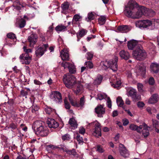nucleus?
Listing matches in <instances>:
<instances>
[{
	"label": "nucleus",
	"instance_id": "1",
	"mask_svg": "<svg viewBox=\"0 0 159 159\" xmlns=\"http://www.w3.org/2000/svg\"><path fill=\"white\" fill-rule=\"evenodd\" d=\"M143 7H138L136 2H129L125 7L124 12L128 17L132 19H139L143 15V11L140 10Z\"/></svg>",
	"mask_w": 159,
	"mask_h": 159
},
{
	"label": "nucleus",
	"instance_id": "2",
	"mask_svg": "<svg viewBox=\"0 0 159 159\" xmlns=\"http://www.w3.org/2000/svg\"><path fill=\"white\" fill-rule=\"evenodd\" d=\"M63 81L66 87L69 88H71L76 85V88L74 90L76 94L80 93L83 89V86L80 82L76 81V78L70 74L65 75L63 76Z\"/></svg>",
	"mask_w": 159,
	"mask_h": 159
},
{
	"label": "nucleus",
	"instance_id": "3",
	"mask_svg": "<svg viewBox=\"0 0 159 159\" xmlns=\"http://www.w3.org/2000/svg\"><path fill=\"white\" fill-rule=\"evenodd\" d=\"M32 128L36 134L41 137L46 136L48 134V128L45 125L44 122L42 121H36L33 123Z\"/></svg>",
	"mask_w": 159,
	"mask_h": 159
},
{
	"label": "nucleus",
	"instance_id": "4",
	"mask_svg": "<svg viewBox=\"0 0 159 159\" xmlns=\"http://www.w3.org/2000/svg\"><path fill=\"white\" fill-rule=\"evenodd\" d=\"M132 55L135 59L139 61L145 59L147 57L146 52L141 45L138 46L137 48L133 51Z\"/></svg>",
	"mask_w": 159,
	"mask_h": 159
},
{
	"label": "nucleus",
	"instance_id": "5",
	"mask_svg": "<svg viewBox=\"0 0 159 159\" xmlns=\"http://www.w3.org/2000/svg\"><path fill=\"white\" fill-rule=\"evenodd\" d=\"M48 48V44H45L42 46L38 47L36 49L35 54L37 57H39L42 56L47 50Z\"/></svg>",
	"mask_w": 159,
	"mask_h": 159
},
{
	"label": "nucleus",
	"instance_id": "6",
	"mask_svg": "<svg viewBox=\"0 0 159 159\" xmlns=\"http://www.w3.org/2000/svg\"><path fill=\"white\" fill-rule=\"evenodd\" d=\"M51 99L57 103L61 102H62L61 95L59 92H52L50 95Z\"/></svg>",
	"mask_w": 159,
	"mask_h": 159
},
{
	"label": "nucleus",
	"instance_id": "7",
	"mask_svg": "<svg viewBox=\"0 0 159 159\" xmlns=\"http://www.w3.org/2000/svg\"><path fill=\"white\" fill-rule=\"evenodd\" d=\"M61 65L64 69L68 68L71 73L74 74L75 73V68L73 64L64 61L61 63Z\"/></svg>",
	"mask_w": 159,
	"mask_h": 159
},
{
	"label": "nucleus",
	"instance_id": "8",
	"mask_svg": "<svg viewBox=\"0 0 159 159\" xmlns=\"http://www.w3.org/2000/svg\"><path fill=\"white\" fill-rule=\"evenodd\" d=\"M118 60V57L115 56L114 60H111L107 62L108 66L113 71H116L117 70Z\"/></svg>",
	"mask_w": 159,
	"mask_h": 159
},
{
	"label": "nucleus",
	"instance_id": "9",
	"mask_svg": "<svg viewBox=\"0 0 159 159\" xmlns=\"http://www.w3.org/2000/svg\"><path fill=\"white\" fill-rule=\"evenodd\" d=\"M93 123L94 125V129L93 133V135L96 137L101 136V131L100 124L97 121H94Z\"/></svg>",
	"mask_w": 159,
	"mask_h": 159
},
{
	"label": "nucleus",
	"instance_id": "10",
	"mask_svg": "<svg viewBox=\"0 0 159 159\" xmlns=\"http://www.w3.org/2000/svg\"><path fill=\"white\" fill-rule=\"evenodd\" d=\"M19 58L22 64H29L30 62L31 58L28 54H22L20 55Z\"/></svg>",
	"mask_w": 159,
	"mask_h": 159
},
{
	"label": "nucleus",
	"instance_id": "11",
	"mask_svg": "<svg viewBox=\"0 0 159 159\" xmlns=\"http://www.w3.org/2000/svg\"><path fill=\"white\" fill-rule=\"evenodd\" d=\"M111 80V82L112 83L111 85L114 88L118 89L119 87L120 86L121 82L119 77L117 78L116 76L113 77Z\"/></svg>",
	"mask_w": 159,
	"mask_h": 159
},
{
	"label": "nucleus",
	"instance_id": "12",
	"mask_svg": "<svg viewBox=\"0 0 159 159\" xmlns=\"http://www.w3.org/2000/svg\"><path fill=\"white\" fill-rule=\"evenodd\" d=\"M95 111L96 113L98 114V117H102V115L105 114V110L104 108L103 105H98L95 108Z\"/></svg>",
	"mask_w": 159,
	"mask_h": 159
},
{
	"label": "nucleus",
	"instance_id": "13",
	"mask_svg": "<svg viewBox=\"0 0 159 159\" xmlns=\"http://www.w3.org/2000/svg\"><path fill=\"white\" fill-rule=\"evenodd\" d=\"M47 123L48 127L50 128H56L59 126L58 123L55 120L52 118H48Z\"/></svg>",
	"mask_w": 159,
	"mask_h": 159
},
{
	"label": "nucleus",
	"instance_id": "14",
	"mask_svg": "<svg viewBox=\"0 0 159 159\" xmlns=\"http://www.w3.org/2000/svg\"><path fill=\"white\" fill-rule=\"evenodd\" d=\"M140 10L143 11V15L145 16H152L155 14L154 11L152 9H148L144 7H143Z\"/></svg>",
	"mask_w": 159,
	"mask_h": 159
},
{
	"label": "nucleus",
	"instance_id": "15",
	"mask_svg": "<svg viewBox=\"0 0 159 159\" xmlns=\"http://www.w3.org/2000/svg\"><path fill=\"white\" fill-rule=\"evenodd\" d=\"M120 152L121 155L125 158L128 157L129 153L124 145L121 144L120 148Z\"/></svg>",
	"mask_w": 159,
	"mask_h": 159
},
{
	"label": "nucleus",
	"instance_id": "16",
	"mask_svg": "<svg viewBox=\"0 0 159 159\" xmlns=\"http://www.w3.org/2000/svg\"><path fill=\"white\" fill-rule=\"evenodd\" d=\"M37 36L36 34H32L28 37V39L29 42L30 47H33L34 45L37 42Z\"/></svg>",
	"mask_w": 159,
	"mask_h": 159
},
{
	"label": "nucleus",
	"instance_id": "17",
	"mask_svg": "<svg viewBox=\"0 0 159 159\" xmlns=\"http://www.w3.org/2000/svg\"><path fill=\"white\" fill-rule=\"evenodd\" d=\"M68 52L67 49H63L60 52V56L63 60H69V58Z\"/></svg>",
	"mask_w": 159,
	"mask_h": 159
},
{
	"label": "nucleus",
	"instance_id": "18",
	"mask_svg": "<svg viewBox=\"0 0 159 159\" xmlns=\"http://www.w3.org/2000/svg\"><path fill=\"white\" fill-rule=\"evenodd\" d=\"M138 42L134 40H132L128 42V47L129 49L132 50L134 47L135 49L138 46H140Z\"/></svg>",
	"mask_w": 159,
	"mask_h": 159
},
{
	"label": "nucleus",
	"instance_id": "19",
	"mask_svg": "<svg viewBox=\"0 0 159 159\" xmlns=\"http://www.w3.org/2000/svg\"><path fill=\"white\" fill-rule=\"evenodd\" d=\"M119 55L122 59L125 60L128 59L130 57V55L129 52L124 50L121 51L119 52Z\"/></svg>",
	"mask_w": 159,
	"mask_h": 159
},
{
	"label": "nucleus",
	"instance_id": "20",
	"mask_svg": "<svg viewBox=\"0 0 159 159\" xmlns=\"http://www.w3.org/2000/svg\"><path fill=\"white\" fill-rule=\"evenodd\" d=\"M129 94L134 100H139L140 98V97L137 94L136 90L134 89H130L129 92Z\"/></svg>",
	"mask_w": 159,
	"mask_h": 159
},
{
	"label": "nucleus",
	"instance_id": "21",
	"mask_svg": "<svg viewBox=\"0 0 159 159\" xmlns=\"http://www.w3.org/2000/svg\"><path fill=\"white\" fill-rule=\"evenodd\" d=\"M143 125V129L141 130L142 134L144 138L147 137L149 134V131L148 128H150L148 127L147 125L145 123H143L142 125Z\"/></svg>",
	"mask_w": 159,
	"mask_h": 159
},
{
	"label": "nucleus",
	"instance_id": "22",
	"mask_svg": "<svg viewBox=\"0 0 159 159\" xmlns=\"http://www.w3.org/2000/svg\"><path fill=\"white\" fill-rule=\"evenodd\" d=\"M143 128V125H140L139 126L136 125L132 124L129 126V129L132 130H136L138 132L141 133V130Z\"/></svg>",
	"mask_w": 159,
	"mask_h": 159
},
{
	"label": "nucleus",
	"instance_id": "23",
	"mask_svg": "<svg viewBox=\"0 0 159 159\" xmlns=\"http://www.w3.org/2000/svg\"><path fill=\"white\" fill-rule=\"evenodd\" d=\"M12 6L17 10H20L21 8L23 7V4L22 3L20 2L18 0H16L13 2Z\"/></svg>",
	"mask_w": 159,
	"mask_h": 159
},
{
	"label": "nucleus",
	"instance_id": "24",
	"mask_svg": "<svg viewBox=\"0 0 159 159\" xmlns=\"http://www.w3.org/2000/svg\"><path fill=\"white\" fill-rule=\"evenodd\" d=\"M158 96L157 94H153L150 98L148 100L150 104H153L156 103L158 101Z\"/></svg>",
	"mask_w": 159,
	"mask_h": 159
},
{
	"label": "nucleus",
	"instance_id": "25",
	"mask_svg": "<svg viewBox=\"0 0 159 159\" xmlns=\"http://www.w3.org/2000/svg\"><path fill=\"white\" fill-rule=\"evenodd\" d=\"M67 26H66L61 24H59L55 28V30L58 33L64 32L67 30Z\"/></svg>",
	"mask_w": 159,
	"mask_h": 159
},
{
	"label": "nucleus",
	"instance_id": "26",
	"mask_svg": "<svg viewBox=\"0 0 159 159\" xmlns=\"http://www.w3.org/2000/svg\"><path fill=\"white\" fill-rule=\"evenodd\" d=\"M151 71L154 73H157L159 70V65L155 63H152L150 66Z\"/></svg>",
	"mask_w": 159,
	"mask_h": 159
},
{
	"label": "nucleus",
	"instance_id": "27",
	"mask_svg": "<svg viewBox=\"0 0 159 159\" xmlns=\"http://www.w3.org/2000/svg\"><path fill=\"white\" fill-rule=\"evenodd\" d=\"M117 30L121 33H126L128 32L129 29L127 25H123L119 26Z\"/></svg>",
	"mask_w": 159,
	"mask_h": 159
},
{
	"label": "nucleus",
	"instance_id": "28",
	"mask_svg": "<svg viewBox=\"0 0 159 159\" xmlns=\"http://www.w3.org/2000/svg\"><path fill=\"white\" fill-rule=\"evenodd\" d=\"M69 123L73 128L75 129L77 128V123L76 120L74 118L70 119L69 120Z\"/></svg>",
	"mask_w": 159,
	"mask_h": 159
},
{
	"label": "nucleus",
	"instance_id": "29",
	"mask_svg": "<svg viewBox=\"0 0 159 159\" xmlns=\"http://www.w3.org/2000/svg\"><path fill=\"white\" fill-rule=\"evenodd\" d=\"M85 102V100L84 97L80 98L79 103L76 102L75 104V107H83Z\"/></svg>",
	"mask_w": 159,
	"mask_h": 159
},
{
	"label": "nucleus",
	"instance_id": "30",
	"mask_svg": "<svg viewBox=\"0 0 159 159\" xmlns=\"http://www.w3.org/2000/svg\"><path fill=\"white\" fill-rule=\"evenodd\" d=\"M143 28H147L152 25V21L148 20H143Z\"/></svg>",
	"mask_w": 159,
	"mask_h": 159
},
{
	"label": "nucleus",
	"instance_id": "31",
	"mask_svg": "<svg viewBox=\"0 0 159 159\" xmlns=\"http://www.w3.org/2000/svg\"><path fill=\"white\" fill-rule=\"evenodd\" d=\"M95 18L94 14L93 12H89L88 14V17L85 18V20L87 22L93 20Z\"/></svg>",
	"mask_w": 159,
	"mask_h": 159
},
{
	"label": "nucleus",
	"instance_id": "32",
	"mask_svg": "<svg viewBox=\"0 0 159 159\" xmlns=\"http://www.w3.org/2000/svg\"><path fill=\"white\" fill-rule=\"evenodd\" d=\"M146 67L145 66L142 65L140 66L139 69V72L142 76H143L144 75L146 72Z\"/></svg>",
	"mask_w": 159,
	"mask_h": 159
},
{
	"label": "nucleus",
	"instance_id": "33",
	"mask_svg": "<svg viewBox=\"0 0 159 159\" xmlns=\"http://www.w3.org/2000/svg\"><path fill=\"white\" fill-rule=\"evenodd\" d=\"M102 77L100 75H98L96 79L94 81V84L95 85H98L100 84L102 80Z\"/></svg>",
	"mask_w": 159,
	"mask_h": 159
},
{
	"label": "nucleus",
	"instance_id": "34",
	"mask_svg": "<svg viewBox=\"0 0 159 159\" xmlns=\"http://www.w3.org/2000/svg\"><path fill=\"white\" fill-rule=\"evenodd\" d=\"M106 17L105 16H102L98 18V21L100 25H104L106 21Z\"/></svg>",
	"mask_w": 159,
	"mask_h": 159
},
{
	"label": "nucleus",
	"instance_id": "35",
	"mask_svg": "<svg viewBox=\"0 0 159 159\" xmlns=\"http://www.w3.org/2000/svg\"><path fill=\"white\" fill-rule=\"evenodd\" d=\"M116 102L118 106L122 107L124 105V102L121 97H119L116 99Z\"/></svg>",
	"mask_w": 159,
	"mask_h": 159
},
{
	"label": "nucleus",
	"instance_id": "36",
	"mask_svg": "<svg viewBox=\"0 0 159 159\" xmlns=\"http://www.w3.org/2000/svg\"><path fill=\"white\" fill-rule=\"evenodd\" d=\"M70 4L67 2H66L63 3L61 5V7L63 11H65L67 10L69 7Z\"/></svg>",
	"mask_w": 159,
	"mask_h": 159
},
{
	"label": "nucleus",
	"instance_id": "37",
	"mask_svg": "<svg viewBox=\"0 0 159 159\" xmlns=\"http://www.w3.org/2000/svg\"><path fill=\"white\" fill-rule=\"evenodd\" d=\"M152 22V25H153L156 28L159 27V19H153Z\"/></svg>",
	"mask_w": 159,
	"mask_h": 159
},
{
	"label": "nucleus",
	"instance_id": "38",
	"mask_svg": "<svg viewBox=\"0 0 159 159\" xmlns=\"http://www.w3.org/2000/svg\"><path fill=\"white\" fill-rule=\"evenodd\" d=\"M84 65L88 69H92L93 67V64L92 62L90 61H86L84 63Z\"/></svg>",
	"mask_w": 159,
	"mask_h": 159
},
{
	"label": "nucleus",
	"instance_id": "39",
	"mask_svg": "<svg viewBox=\"0 0 159 159\" xmlns=\"http://www.w3.org/2000/svg\"><path fill=\"white\" fill-rule=\"evenodd\" d=\"M107 98V95L105 94L99 93L97 95V99L102 100L103 99H105Z\"/></svg>",
	"mask_w": 159,
	"mask_h": 159
},
{
	"label": "nucleus",
	"instance_id": "40",
	"mask_svg": "<svg viewBox=\"0 0 159 159\" xmlns=\"http://www.w3.org/2000/svg\"><path fill=\"white\" fill-rule=\"evenodd\" d=\"M7 37L8 38L13 39H16V37L15 34L11 32L8 33L7 34Z\"/></svg>",
	"mask_w": 159,
	"mask_h": 159
},
{
	"label": "nucleus",
	"instance_id": "41",
	"mask_svg": "<svg viewBox=\"0 0 159 159\" xmlns=\"http://www.w3.org/2000/svg\"><path fill=\"white\" fill-rule=\"evenodd\" d=\"M135 25L137 27L140 28H143V20L136 21L135 23Z\"/></svg>",
	"mask_w": 159,
	"mask_h": 159
},
{
	"label": "nucleus",
	"instance_id": "42",
	"mask_svg": "<svg viewBox=\"0 0 159 159\" xmlns=\"http://www.w3.org/2000/svg\"><path fill=\"white\" fill-rule=\"evenodd\" d=\"M93 53L92 52H89L87 53L86 57L88 60H91L93 56Z\"/></svg>",
	"mask_w": 159,
	"mask_h": 159
},
{
	"label": "nucleus",
	"instance_id": "43",
	"mask_svg": "<svg viewBox=\"0 0 159 159\" xmlns=\"http://www.w3.org/2000/svg\"><path fill=\"white\" fill-rule=\"evenodd\" d=\"M59 148L53 145H49L46 147V149L47 150H50L51 149L55 150L58 149Z\"/></svg>",
	"mask_w": 159,
	"mask_h": 159
},
{
	"label": "nucleus",
	"instance_id": "44",
	"mask_svg": "<svg viewBox=\"0 0 159 159\" xmlns=\"http://www.w3.org/2000/svg\"><path fill=\"white\" fill-rule=\"evenodd\" d=\"M86 33V31L84 29H83L79 31L78 35L81 37L85 35Z\"/></svg>",
	"mask_w": 159,
	"mask_h": 159
},
{
	"label": "nucleus",
	"instance_id": "45",
	"mask_svg": "<svg viewBox=\"0 0 159 159\" xmlns=\"http://www.w3.org/2000/svg\"><path fill=\"white\" fill-rule=\"evenodd\" d=\"M8 129L11 128L12 130L17 129V125L13 123H12L9 124V126L8 127Z\"/></svg>",
	"mask_w": 159,
	"mask_h": 159
},
{
	"label": "nucleus",
	"instance_id": "46",
	"mask_svg": "<svg viewBox=\"0 0 159 159\" xmlns=\"http://www.w3.org/2000/svg\"><path fill=\"white\" fill-rule=\"evenodd\" d=\"M81 18V16H80L79 14H76L74 16L73 18V20H75V21H78L80 20Z\"/></svg>",
	"mask_w": 159,
	"mask_h": 159
},
{
	"label": "nucleus",
	"instance_id": "47",
	"mask_svg": "<svg viewBox=\"0 0 159 159\" xmlns=\"http://www.w3.org/2000/svg\"><path fill=\"white\" fill-rule=\"evenodd\" d=\"M30 91V90L29 89H28L27 91H25L24 90H22L21 91L20 93L21 95L23 96H26L28 94V93Z\"/></svg>",
	"mask_w": 159,
	"mask_h": 159
},
{
	"label": "nucleus",
	"instance_id": "48",
	"mask_svg": "<svg viewBox=\"0 0 159 159\" xmlns=\"http://www.w3.org/2000/svg\"><path fill=\"white\" fill-rule=\"evenodd\" d=\"M32 111L33 113L35 112L36 111L38 110L39 107L36 105H34L31 107Z\"/></svg>",
	"mask_w": 159,
	"mask_h": 159
},
{
	"label": "nucleus",
	"instance_id": "49",
	"mask_svg": "<svg viewBox=\"0 0 159 159\" xmlns=\"http://www.w3.org/2000/svg\"><path fill=\"white\" fill-rule=\"evenodd\" d=\"M52 109L50 107H46L45 108V111L47 114H50L52 112Z\"/></svg>",
	"mask_w": 159,
	"mask_h": 159
},
{
	"label": "nucleus",
	"instance_id": "50",
	"mask_svg": "<svg viewBox=\"0 0 159 159\" xmlns=\"http://www.w3.org/2000/svg\"><path fill=\"white\" fill-rule=\"evenodd\" d=\"M107 107L111 108V99L109 97L107 98Z\"/></svg>",
	"mask_w": 159,
	"mask_h": 159
},
{
	"label": "nucleus",
	"instance_id": "51",
	"mask_svg": "<svg viewBox=\"0 0 159 159\" xmlns=\"http://www.w3.org/2000/svg\"><path fill=\"white\" fill-rule=\"evenodd\" d=\"M66 152L69 154L72 155L74 156L76 154L75 151L74 149H72V150H67L66 151Z\"/></svg>",
	"mask_w": 159,
	"mask_h": 159
},
{
	"label": "nucleus",
	"instance_id": "52",
	"mask_svg": "<svg viewBox=\"0 0 159 159\" xmlns=\"http://www.w3.org/2000/svg\"><path fill=\"white\" fill-rule=\"evenodd\" d=\"M149 84L151 85H154L155 83L154 79L152 77H151L149 78L148 80Z\"/></svg>",
	"mask_w": 159,
	"mask_h": 159
},
{
	"label": "nucleus",
	"instance_id": "53",
	"mask_svg": "<svg viewBox=\"0 0 159 159\" xmlns=\"http://www.w3.org/2000/svg\"><path fill=\"white\" fill-rule=\"evenodd\" d=\"M26 22L24 20H22L20 21V23L19 25V27L20 28H22L24 27L25 25Z\"/></svg>",
	"mask_w": 159,
	"mask_h": 159
},
{
	"label": "nucleus",
	"instance_id": "54",
	"mask_svg": "<svg viewBox=\"0 0 159 159\" xmlns=\"http://www.w3.org/2000/svg\"><path fill=\"white\" fill-rule=\"evenodd\" d=\"M64 103L65 108L67 109H69L70 108V103L66 99H64Z\"/></svg>",
	"mask_w": 159,
	"mask_h": 159
},
{
	"label": "nucleus",
	"instance_id": "55",
	"mask_svg": "<svg viewBox=\"0 0 159 159\" xmlns=\"http://www.w3.org/2000/svg\"><path fill=\"white\" fill-rule=\"evenodd\" d=\"M97 149L98 151L100 153H102L104 151V149L100 145L97 146Z\"/></svg>",
	"mask_w": 159,
	"mask_h": 159
},
{
	"label": "nucleus",
	"instance_id": "56",
	"mask_svg": "<svg viewBox=\"0 0 159 159\" xmlns=\"http://www.w3.org/2000/svg\"><path fill=\"white\" fill-rule=\"evenodd\" d=\"M26 47L25 46H24L23 48L24 51L26 53L25 54H28L29 52H32V49H26Z\"/></svg>",
	"mask_w": 159,
	"mask_h": 159
},
{
	"label": "nucleus",
	"instance_id": "57",
	"mask_svg": "<svg viewBox=\"0 0 159 159\" xmlns=\"http://www.w3.org/2000/svg\"><path fill=\"white\" fill-rule=\"evenodd\" d=\"M137 87L139 91L142 92L143 91V85L142 84L138 83L137 84Z\"/></svg>",
	"mask_w": 159,
	"mask_h": 159
},
{
	"label": "nucleus",
	"instance_id": "58",
	"mask_svg": "<svg viewBox=\"0 0 159 159\" xmlns=\"http://www.w3.org/2000/svg\"><path fill=\"white\" fill-rule=\"evenodd\" d=\"M70 136L67 134H65L63 136L62 139L63 140H67L70 139Z\"/></svg>",
	"mask_w": 159,
	"mask_h": 159
},
{
	"label": "nucleus",
	"instance_id": "59",
	"mask_svg": "<svg viewBox=\"0 0 159 159\" xmlns=\"http://www.w3.org/2000/svg\"><path fill=\"white\" fill-rule=\"evenodd\" d=\"M76 139L79 143H83L84 142L83 138L81 137H80L79 135L77 136Z\"/></svg>",
	"mask_w": 159,
	"mask_h": 159
},
{
	"label": "nucleus",
	"instance_id": "60",
	"mask_svg": "<svg viewBox=\"0 0 159 159\" xmlns=\"http://www.w3.org/2000/svg\"><path fill=\"white\" fill-rule=\"evenodd\" d=\"M85 129L83 127H80L79 129V132L81 134H84L85 133Z\"/></svg>",
	"mask_w": 159,
	"mask_h": 159
},
{
	"label": "nucleus",
	"instance_id": "61",
	"mask_svg": "<svg viewBox=\"0 0 159 159\" xmlns=\"http://www.w3.org/2000/svg\"><path fill=\"white\" fill-rule=\"evenodd\" d=\"M152 125L154 127H155L156 126L158 125V124H159V123L156 120H152Z\"/></svg>",
	"mask_w": 159,
	"mask_h": 159
},
{
	"label": "nucleus",
	"instance_id": "62",
	"mask_svg": "<svg viewBox=\"0 0 159 159\" xmlns=\"http://www.w3.org/2000/svg\"><path fill=\"white\" fill-rule=\"evenodd\" d=\"M123 125L124 126H126L129 124V121L127 119H124L123 120Z\"/></svg>",
	"mask_w": 159,
	"mask_h": 159
},
{
	"label": "nucleus",
	"instance_id": "63",
	"mask_svg": "<svg viewBox=\"0 0 159 159\" xmlns=\"http://www.w3.org/2000/svg\"><path fill=\"white\" fill-rule=\"evenodd\" d=\"M137 105L139 107H142L144 106V104L143 102H139L137 103Z\"/></svg>",
	"mask_w": 159,
	"mask_h": 159
},
{
	"label": "nucleus",
	"instance_id": "64",
	"mask_svg": "<svg viewBox=\"0 0 159 159\" xmlns=\"http://www.w3.org/2000/svg\"><path fill=\"white\" fill-rule=\"evenodd\" d=\"M16 159H27L24 156H22L21 155L18 156Z\"/></svg>",
	"mask_w": 159,
	"mask_h": 159
}]
</instances>
